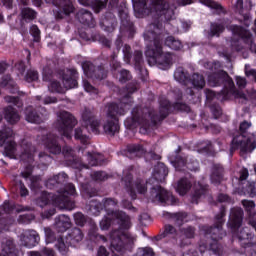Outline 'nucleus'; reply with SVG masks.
<instances>
[{"mask_svg": "<svg viewBox=\"0 0 256 256\" xmlns=\"http://www.w3.org/2000/svg\"><path fill=\"white\" fill-rule=\"evenodd\" d=\"M135 17L141 19L145 15H152L155 22L150 24L144 32V39L148 43L145 55L148 59L149 65H158L159 69L165 71L171 67L173 63V56L171 53L163 52V39H165L166 47L179 51L183 48L180 40L173 36H168L163 33L161 22L171 21L175 19V9L177 7L173 2H165V0H152L151 8H145L147 0H132Z\"/></svg>", "mask_w": 256, "mask_h": 256, "instance_id": "f257e3e1", "label": "nucleus"}, {"mask_svg": "<svg viewBox=\"0 0 256 256\" xmlns=\"http://www.w3.org/2000/svg\"><path fill=\"white\" fill-rule=\"evenodd\" d=\"M115 207H117V202L112 198L105 199L103 204L97 200H92L89 211L90 215L97 217L103 208L105 209L107 215L100 221L102 231H107L114 221L119 224L120 228L113 230L109 235L110 251L112 253H125V251H131L135 247L137 236L123 230L131 227V219L124 212H115Z\"/></svg>", "mask_w": 256, "mask_h": 256, "instance_id": "f03ea898", "label": "nucleus"}, {"mask_svg": "<svg viewBox=\"0 0 256 256\" xmlns=\"http://www.w3.org/2000/svg\"><path fill=\"white\" fill-rule=\"evenodd\" d=\"M137 91V86L130 85L127 88L128 94L122 99L119 104L110 103L105 107L107 120L104 123V131L108 135H115L119 131V119L117 117L125 115L131 109V93Z\"/></svg>", "mask_w": 256, "mask_h": 256, "instance_id": "7ed1b4c3", "label": "nucleus"}, {"mask_svg": "<svg viewBox=\"0 0 256 256\" xmlns=\"http://www.w3.org/2000/svg\"><path fill=\"white\" fill-rule=\"evenodd\" d=\"M13 137H15V134L11 128L4 127L0 130V147L4 146V155L9 157V159H17V157H19L24 163L31 165V163H33V157H35V147L24 140L21 145L23 152L17 154Z\"/></svg>", "mask_w": 256, "mask_h": 256, "instance_id": "20e7f679", "label": "nucleus"}, {"mask_svg": "<svg viewBox=\"0 0 256 256\" xmlns=\"http://www.w3.org/2000/svg\"><path fill=\"white\" fill-rule=\"evenodd\" d=\"M208 83L211 87H217V85L225 83L226 89L218 94V96L215 92H213V90H205L207 99H215V97H217V99H220V101H225L229 98V95H233L235 99H242V103L249 99L245 93L235 89V83H233V79H231L229 74L223 70L210 75L208 77Z\"/></svg>", "mask_w": 256, "mask_h": 256, "instance_id": "39448f33", "label": "nucleus"}, {"mask_svg": "<svg viewBox=\"0 0 256 256\" xmlns=\"http://www.w3.org/2000/svg\"><path fill=\"white\" fill-rule=\"evenodd\" d=\"M169 101L165 100L164 102H160V106L163 109V113L159 115H155L154 111H150L149 109L141 110L139 108H134L132 111V117L127 118L124 121L125 127L127 129H135L138 125H142V127H149V125H157L158 121H163L167 117L169 113Z\"/></svg>", "mask_w": 256, "mask_h": 256, "instance_id": "423d86ee", "label": "nucleus"}, {"mask_svg": "<svg viewBox=\"0 0 256 256\" xmlns=\"http://www.w3.org/2000/svg\"><path fill=\"white\" fill-rule=\"evenodd\" d=\"M75 185L72 183L66 184L62 190H58V195L42 192L41 197L37 200L39 207H45L48 203H52L58 209H67L73 211L75 202L71 200V196L75 195ZM51 199V200H50Z\"/></svg>", "mask_w": 256, "mask_h": 256, "instance_id": "0eeeda50", "label": "nucleus"}, {"mask_svg": "<svg viewBox=\"0 0 256 256\" xmlns=\"http://www.w3.org/2000/svg\"><path fill=\"white\" fill-rule=\"evenodd\" d=\"M43 81H50L48 85L49 91L51 93H65V89H75L77 87V70L70 69L66 70L63 75V86H61L57 81L51 80L53 77V72L49 68L43 69Z\"/></svg>", "mask_w": 256, "mask_h": 256, "instance_id": "6e6552de", "label": "nucleus"}, {"mask_svg": "<svg viewBox=\"0 0 256 256\" xmlns=\"http://www.w3.org/2000/svg\"><path fill=\"white\" fill-rule=\"evenodd\" d=\"M251 128V122L244 121L240 124V133L234 137L231 143L230 151H240V153H253L256 149V136L255 134L245 135L247 129Z\"/></svg>", "mask_w": 256, "mask_h": 256, "instance_id": "1a4fd4ad", "label": "nucleus"}, {"mask_svg": "<svg viewBox=\"0 0 256 256\" xmlns=\"http://www.w3.org/2000/svg\"><path fill=\"white\" fill-rule=\"evenodd\" d=\"M82 128H77L75 130V139H79L81 143H87L89 141V136L87 133H94V135H99V127L101 123L95 119L93 112L91 110H85L82 114Z\"/></svg>", "mask_w": 256, "mask_h": 256, "instance_id": "9d476101", "label": "nucleus"}, {"mask_svg": "<svg viewBox=\"0 0 256 256\" xmlns=\"http://www.w3.org/2000/svg\"><path fill=\"white\" fill-rule=\"evenodd\" d=\"M230 31H232L233 40L231 42L232 49L235 51H241V46H239V43L241 41H244L246 45L250 48V51L252 53H256V44L253 43V36L247 29L241 28V26L237 25H231L228 27Z\"/></svg>", "mask_w": 256, "mask_h": 256, "instance_id": "9b49d317", "label": "nucleus"}, {"mask_svg": "<svg viewBox=\"0 0 256 256\" xmlns=\"http://www.w3.org/2000/svg\"><path fill=\"white\" fill-rule=\"evenodd\" d=\"M77 125V120L71 113L62 111L58 115L55 127L60 135L66 137V139H71V133H73V127Z\"/></svg>", "mask_w": 256, "mask_h": 256, "instance_id": "f8f14e48", "label": "nucleus"}, {"mask_svg": "<svg viewBox=\"0 0 256 256\" xmlns=\"http://www.w3.org/2000/svg\"><path fill=\"white\" fill-rule=\"evenodd\" d=\"M80 241H83V232H81L79 228H74L71 233L68 234V237L58 238L56 247L61 255H67V253H69V245L77 247V243H80Z\"/></svg>", "mask_w": 256, "mask_h": 256, "instance_id": "ddd939ff", "label": "nucleus"}, {"mask_svg": "<svg viewBox=\"0 0 256 256\" xmlns=\"http://www.w3.org/2000/svg\"><path fill=\"white\" fill-rule=\"evenodd\" d=\"M151 200L154 203H171L172 205L177 203V199L174 198L173 194L167 192V190L159 185H156L151 189Z\"/></svg>", "mask_w": 256, "mask_h": 256, "instance_id": "4468645a", "label": "nucleus"}, {"mask_svg": "<svg viewBox=\"0 0 256 256\" xmlns=\"http://www.w3.org/2000/svg\"><path fill=\"white\" fill-rule=\"evenodd\" d=\"M131 174H127L124 172V177L122 178V181L126 183V185H129L130 187V196L132 199H137V193H140V195H143L147 191V183L145 181L138 179L135 181L134 184H131Z\"/></svg>", "mask_w": 256, "mask_h": 256, "instance_id": "2eb2a0df", "label": "nucleus"}, {"mask_svg": "<svg viewBox=\"0 0 256 256\" xmlns=\"http://www.w3.org/2000/svg\"><path fill=\"white\" fill-rule=\"evenodd\" d=\"M187 162L185 157H177L175 160H171L173 167L177 171H185V168L189 171H197L199 169V162L197 160H191Z\"/></svg>", "mask_w": 256, "mask_h": 256, "instance_id": "dca6fc26", "label": "nucleus"}, {"mask_svg": "<svg viewBox=\"0 0 256 256\" xmlns=\"http://www.w3.org/2000/svg\"><path fill=\"white\" fill-rule=\"evenodd\" d=\"M40 241L39 233L35 230H25L20 235V242L21 245L24 247H28V249H31L35 247Z\"/></svg>", "mask_w": 256, "mask_h": 256, "instance_id": "f3484780", "label": "nucleus"}, {"mask_svg": "<svg viewBox=\"0 0 256 256\" xmlns=\"http://www.w3.org/2000/svg\"><path fill=\"white\" fill-rule=\"evenodd\" d=\"M223 217H225V209H222L220 213L216 216L217 225L207 232L209 235H212V239H214V241H218V239H223V236L225 235L222 228L223 223H225Z\"/></svg>", "mask_w": 256, "mask_h": 256, "instance_id": "a211bd4d", "label": "nucleus"}, {"mask_svg": "<svg viewBox=\"0 0 256 256\" xmlns=\"http://www.w3.org/2000/svg\"><path fill=\"white\" fill-rule=\"evenodd\" d=\"M246 7H243V0H237L235 4V9L239 15H241L244 25L246 27H249L251 25V16H249V11H251V8L253 7V4H251V1H246Z\"/></svg>", "mask_w": 256, "mask_h": 256, "instance_id": "6ab92c4d", "label": "nucleus"}, {"mask_svg": "<svg viewBox=\"0 0 256 256\" xmlns=\"http://www.w3.org/2000/svg\"><path fill=\"white\" fill-rule=\"evenodd\" d=\"M42 143L49 153H52L53 155H59V153H61V145L57 142V137L55 135L48 134L43 136Z\"/></svg>", "mask_w": 256, "mask_h": 256, "instance_id": "aec40b11", "label": "nucleus"}, {"mask_svg": "<svg viewBox=\"0 0 256 256\" xmlns=\"http://www.w3.org/2000/svg\"><path fill=\"white\" fill-rule=\"evenodd\" d=\"M82 69L84 71V74L86 75V77H96V79H105V77H107V72H105V70H103L102 68H98L96 70H93V64H91V62H86L82 64Z\"/></svg>", "mask_w": 256, "mask_h": 256, "instance_id": "412c9836", "label": "nucleus"}, {"mask_svg": "<svg viewBox=\"0 0 256 256\" xmlns=\"http://www.w3.org/2000/svg\"><path fill=\"white\" fill-rule=\"evenodd\" d=\"M168 173L169 170L167 169V166L163 163H158L154 168L153 178H151L148 183H153L154 181H156V183H163Z\"/></svg>", "mask_w": 256, "mask_h": 256, "instance_id": "4be33fe9", "label": "nucleus"}, {"mask_svg": "<svg viewBox=\"0 0 256 256\" xmlns=\"http://www.w3.org/2000/svg\"><path fill=\"white\" fill-rule=\"evenodd\" d=\"M241 223H243V209L241 208H233L230 212V220L229 225L231 229L235 231V229H239L241 227Z\"/></svg>", "mask_w": 256, "mask_h": 256, "instance_id": "5701e85b", "label": "nucleus"}, {"mask_svg": "<svg viewBox=\"0 0 256 256\" xmlns=\"http://www.w3.org/2000/svg\"><path fill=\"white\" fill-rule=\"evenodd\" d=\"M32 171H33V167H31V165H28L26 167V170L22 172V177H24L26 181L30 182V189L35 191V189H39V186L41 185V177L31 176Z\"/></svg>", "mask_w": 256, "mask_h": 256, "instance_id": "b1692460", "label": "nucleus"}, {"mask_svg": "<svg viewBox=\"0 0 256 256\" xmlns=\"http://www.w3.org/2000/svg\"><path fill=\"white\" fill-rule=\"evenodd\" d=\"M78 21L83 25L88 27H95V20L93 19V14L85 9L80 10L77 13Z\"/></svg>", "mask_w": 256, "mask_h": 256, "instance_id": "393cba45", "label": "nucleus"}, {"mask_svg": "<svg viewBox=\"0 0 256 256\" xmlns=\"http://www.w3.org/2000/svg\"><path fill=\"white\" fill-rule=\"evenodd\" d=\"M0 256H17L15 246L13 245V240L4 239L2 241Z\"/></svg>", "mask_w": 256, "mask_h": 256, "instance_id": "a878e982", "label": "nucleus"}, {"mask_svg": "<svg viewBox=\"0 0 256 256\" xmlns=\"http://www.w3.org/2000/svg\"><path fill=\"white\" fill-rule=\"evenodd\" d=\"M55 227L59 233H63L71 227V219L67 215H60L55 220Z\"/></svg>", "mask_w": 256, "mask_h": 256, "instance_id": "bb28decb", "label": "nucleus"}, {"mask_svg": "<svg viewBox=\"0 0 256 256\" xmlns=\"http://www.w3.org/2000/svg\"><path fill=\"white\" fill-rule=\"evenodd\" d=\"M78 1L81 5H84L85 7H89V5H91L95 13H99V11L107 7V0H105V2L101 0H95L93 2L91 0H78Z\"/></svg>", "mask_w": 256, "mask_h": 256, "instance_id": "cd10ccee", "label": "nucleus"}, {"mask_svg": "<svg viewBox=\"0 0 256 256\" xmlns=\"http://www.w3.org/2000/svg\"><path fill=\"white\" fill-rule=\"evenodd\" d=\"M65 181H67V174L62 172L53 178L48 179L46 182V187L48 189H53V187H59V185H61V183H65Z\"/></svg>", "mask_w": 256, "mask_h": 256, "instance_id": "c85d7f7f", "label": "nucleus"}, {"mask_svg": "<svg viewBox=\"0 0 256 256\" xmlns=\"http://www.w3.org/2000/svg\"><path fill=\"white\" fill-rule=\"evenodd\" d=\"M4 117L6 121H8V123H10L11 125L17 123L19 119H21V117L19 116L17 111H15V108H13V106H8L4 109Z\"/></svg>", "mask_w": 256, "mask_h": 256, "instance_id": "c756f323", "label": "nucleus"}, {"mask_svg": "<svg viewBox=\"0 0 256 256\" xmlns=\"http://www.w3.org/2000/svg\"><path fill=\"white\" fill-rule=\"evenodd\" d=\"M189 83L194 89H203V87H205V78H203V75L195 73L186 82V85H189Z\"/></svg>", "mask_w": 256, "mask_h": 256, "instance_id": "7c9ffc66", "label": "nucleus"}, {"mask_svg": "<svg viewBox=\"0 0 256 256\" xmlns=\"http://www.w3.org/2000/svg\"><path fill=\"white\" fill-rule=\"evenodd\" d=\"M86 157L88 165H90V167H96V165H103V163H105V158L103 157V154H92L91 152H88Z\"/></svg>", "mask_w": 256, "mask_h": 256, "instance_id": "2f4dec72", "label": "nucleus"}, {"mask_svg": "<svg viewBox=\"0 0 256 256\" xmlns=\"http://www.w3.org/2000/svg\"><path fill=\"white\" fill-rule=\"evenodd\" d=\"M62 3L59 5L55 0H46V3H52L58 7H62L64 15H69L73 13L75 8L73 7V2L71 0H61Z\"/></svg>", "mask_w": 256, "mask_h": 256, "instance_id": "473e14b6", "label": "nucleus"}, {"mask_svg": "<svg viewBox=\"0 0 256 256\" xmlns=\"http://www.w3.org/2000/svg\"><path fill=\"white\" fill-rule=\"evenodd\" d=\"M0 87L7 89L10 93H17L19 89L17 88V84L15 81L11 79V76H5L2 81L0 82Z\"/></svg>", "mask_w": 256, "mask_h": 256, "instance_id": "72a5a7b5", "label": "nucleus"}, {"mask_svg": "<svg viewBox=\"0 0 256 256\" xmlns=\"http://www.w3.org/2000/svg\"><path fill=\"white\" fill-rule=\"evenodd\" d=\"M25 115L26 121H28V123H43V114H35L32 107L26 108Z\"/></svg>", "mask_w": 256, "mask_h": 256, "instance_id": "f704fd0d", "label": "nucleus"}, {"mask_svg": "<svg viewBox=\"0 0 256 256\" xmlns=\"http://www.w3.org/2000/svg\"><path fill=\"white\" fill-rule=\"evenodd\" d=\"M22 23H31L37 17V12L31 8H23L21 11Z\"/></svg>", "mask_w": 256, "mask_h": 256, "instance_id": "c9c22d12", "label": "nucleus"}, {"mask_svg": "<svg viewBox=\"0 0 256 256\" xmlns=\"http://www.w3.org/2000/svg\"><path fill=\"white\" fill-rule=\"evenodd\" d=\"M189 189H191V182L187 178H182L178 181L176 191L179 195H187Z\"/></svg>", "mask_w": 256, "mask_h": 256, "instance_id": "e433bc0d", "label": "nucleus"}, {"mask_svg": "<svg viewBox=\"0 0 256 256\" xmlns=\"http://www.w3.org/2000/svg\"><path fill=\"white\" fill-rule=\"evenodd\" d=\"M128 153H130L132 157H143V155L147 153V150L139 144H131L128 146Z\"/></svg>", "mask_w": 256, "mask_h": 256, "instance_id": "4c0bfd02", "label": "nucleus"}, {"mask_svg": "<svg viewBox=\"0 0 256 256\" xmlns=\"http://www.w3.org/2000/svg\"><path fill=\"white\" fill-rule=\"evenodd\" d=\"M211 183L217 185V183H221V179H223V167L221 165H215L213 167V172L210 176Z\"/></svg>", "mask_w": 256, "mask_h": 256, "instance_id": "58836bf2", "label": "nucleus"}, {"mask_svg": "<svg viewBox=\"0 0 256 256\" xmlns=\"http://www.w3.org/2000/svg\"><path fill=\"white\" fill-rule=\"evenodd\" d=\"M193 189L194 194L192 196V203H197V200L201 198V195H205L207 186L198 183L194 185Z\"/></svg>", "mask_w": 256, "mask_h": 256, "instance_id": "ea45409f", "label": "nucleus"}, {"mask_svg": "<svg viewBox=\"0 0 256 256\" xmlns=\"http://www.w3.org/2000/svg\"><path fill=\"white\" fill-rule=\"evenodd\" d=\"M161 237H172V239H180V232H177L175 227L166 225L164 232L161 234Z\"/></svg>", "mask_w": 256, "mask_h": 256, "instance_id": "a19ab883", "label": "nucleus"}, {"mask_svg": "<svg viewBox=\"0 0 256 256\" xmlns=\"http://www.w3.org/2000/svg\"><path fill=\"white\" fill-rule=\"evenodd\" d=\"M134 61L136 69H138L142 75H147V69L141 67V61H143V53H141V51L134 53Z\"/></svg>", "mask_w": 256, "mask_h": 256, "instance_id": "79ce46f5", "label": "nucleus"}, {"mask_svg": "<svg viewBox=\"0 0 256 256\" xmlns=\"http://www.w3.org/2000/svg\"><path fill=\"white\" fill-rule=\"evenodd\" d=\"M225 31V24L223 23H213L211 24L209 37H219L221 35V32Z\"/></svg>", "mask_w": 256, "mask_h": 256, "instance_id": "37998d69", "label": "nucleus"}, {"mask_svg": "<svg viewBox=\"0 0 256 256\" xmlns=\"http://www.w3.org/2000/svg\"><path fill=\"white\" fill-rule=\"evenodd\" d=\"M202 5H205L206 7H209V9H212L213 11L217 13L223 12V7H221L217 2L213 0H200Z\"/></svg>", "mask_w": 256, "mask_h": 256, "instance_id": "c03bdc74", "label": "nucleus"}, {"mask_svg": "<svg viewBox=\"0 0 256 256\" xmlns=\"http://www.w3.org/2000/svg\"><path fill=\"white\" fill-rule=\"evenodd\" d=\"M193 237H195V229L193 227L188 226L180 229V239H193Z\"/></svg>", "mask_w": 256, "mask_h": 256, "instance_id": "a18cd8bd", "label": "nucleus"}, {"mask_svg": "<svg viewBox=\"0 0 256 256\" xmlns=\"http://www.w3.org/2000/svg\"><path fill=\"white\" fill-rule=\"evenodd\" d=\"M174 79L178 81V83H186L187 84V74L183 71L182 68L176 69L174 72Z\"/></svg>", "mask_w": 256, "mask_h": 256, "instance_id": "49530a36", "label": "nucleus"}, {"mask_svg": "<svg viewBox=\"0 0 256 256\" xmlns=\"http://www.w3.org/2000/svg\"><path fill=\"white\" fill-rule=\"evenodd\" d=\"M235 236L238 237L239 241H249L253 234L249 232V228H244L239 233H236Z\"/></svg>", "mask_w": 256, "mask_h": 256, "instance_id": "de8ad7c7", "label": "nucleus"}, {"mask_svg": "<svg viewBox=\"0 0 256 256\" xmlns=\"http://www.w3.org/2000/svg\"><path fill=\"white\" fill-rule=\"evenodd\" d=\"M83 88L84 91H86V93H90V95H97V93H99L97 88H95L89 81L85 79L83 80Z\"/></svg>", "mask_w": 256, "mask_h": 256, "instance_id": "09e8293b", "label": "nucleus"}, {"mask_svg": "<svg viewBox=\"0 0 256 256\" xmlns=\"http://www.w3.org/2000/svg\"><path fill=\"white\" fill-rule=\"evenodd\" d=\"M24 79L27 83H33V81H37V79H39V74L35 70H29Z\"/></svg>", "mask_w": 256, "mask_h": 256, "instance_id": "8fccbe9b", "label": "nucleus"}, {"mask_svg": "<svg viewBox=\"0 0 256 256\" xmlns=\"http://www.w3.org/2000/svg\"><path fill=\"white\" fill-rule=\"evenodd\" d=\"M186 217H187V214L183 212L172 215V219L176 223V225H181V223L185 221Z\"/></svg>", "mask_w": 256, "mask_h": 256, "instance_id": "3c124183", "label": "nucleus"}, {"mask_svg": "<svg viewBox=\"0 0 256 256\" xmlns=\"http://www.w3.org/2000/svg\"><path fill=\"white\" fill-rule=\"evenodd\" d=\"M74 221H75L76 225L83 227V225H85V221H86L85 215H83V213H81V212L74 214Z\"/></svg>", "mask_w": 256, "mask_h": 256, "instance_id": "603ef678", "label": "nucleus"}, {"mask_svg": "<svg viewBox=\"0 0 256 256\" xmlns=\"http://www.w3.org/2000/svg\"><path fill=\"white\" fill-rule=\"evenodd\" d=\"M136 255L137 256H155V253L151 248H139Z\"/></svg>", "mask_w": 256, "mask_h": 256, "instance_id": "864d4df0", "label": "nucleus"}, {"mask_svg": "<svg viewBox=\"0 0 256 256\" xmlns=\"http://www.w3.org/2000/svg\"><path fill=\"white\" fill-rule=\"evenodd\" d=\"M45 237H46V243H53L55 241V234L51 230V228H45L44 229Z\"/></svg>", "mask_w": 256, "mask_h": 256, "instance_id": "5fc2aeb1", "label": "nucleus"}, {"mask_svg": "<svg viewBox=\"0 0 256 256\" xmlns=\"http://www.w3.org/2000/svg\"><path fill=\"white\" fill-rule=\"evenodd\" d=\"M124 61L125 63H131V46L124 45L123 47Z\"/></svg>", "mask_w": 256, "mask_h": 256, "instance_id": "6e6d98bb", "label": "nucleus"}, {"mask_svg": "<svg viewBox=\"0 0 256 256\" xmlns=\"http://www.w3.org/2000/svg\"><path fill=\"white\" fill-rule=\"evenodd\" d=\"M3 209H4V213H11V211H15L16 209V212L17 213H20V211H23V208L19 209V208H15L11 205L10 202H4L3 204Z\"/></svg>", "mask_w": 256, "mask_h": 256, "instance_id": "4d7b16f0", "label": "nucleus"}, {"mask_svg": "<svg viewBox=\"0 0 256 256\" xmlns=\"http://www.w3.org/2000/svg\"><path fill=\"white\" fill-rule=\"evenodd\" d=\"M39 159L44 167H47V165H49V163H51V161H53V158H51V156H49L47 154H43V153L39 154Z\"/></svg>", "mask_w": 256, "mask_h": 256, "instance_id": "13d9d810", "label": "nucleus"}, {"mask_svg": "<svg viewBox=\"0 0 256 256\" xmlns=\"http://www.w3.org/2000/svg\"><path fill=\"white\" fill-rule=\"evenodd\" d=\"M91 177L95 181H105V179H107V173H105V172H94L91 175Z\"/></svg>", "mask_w": 256, "mask_h": 256, "instance_id": "bf43d9fd", "label": "nucleus"}, {"mask_svg": "<svg viewBox=\"0 0 256 256\" xmlns=\"http://www.w3.org/2000/svg\"><path fill=\"white\" fill-rule=\"evenodd\" d=\"M30 33L32 37H34V41H39V35H41V31L37 25H32L30 28Z\"/></svg>", "mask_w": 256, "mask_h": 256, "instance_id": "052dcab7", "label": "nucleus"}, {"mask_svg": "<svg viewBox=\"0 0 256 256\" xmlns=\"http://www.w3.org/2000/svg\"><path fill=\"white\" fill-rule=\"evenodd\" d=\"M4 99L6 103H13V105L21 107V102L19 101V97L17 96H6Z\"/></svg>", "mask_w": 256, "mask_h": 256, "instance_id": "680f3d73", "label": "nucleus"}, {"mask_svg": "<svg viewBox=\"0 0 256 256\" xmlns=\"http://www.w3.org/2000/svg\"><path fill=\"white\" fill-rule=\"evenodd\" d=\"M120 19H121V23H122V27H131V22H129V15H127V13L125 12H120Z\"/></svg>", "mask_w": 256, "mask_h": 256, "instance_id": "e2e57ef3", "label": "nucleus"}, {"mask_svg": "<svg viewBox=\"0 0 256 256\" xmlns=\"http://www.w3.org/2000/svg\"><path fill=\"white\" fill-rule=\"evenodd\" d=\"M33 219H35L33 214H23L19 217L18 221L19 223H30V221H33Z\"/></svg>", "mask_w": 256, "mask_h": 256, "instance_id": "0e129e2a", "label": "nucleus"}, {"mask_svg": "<svg viewBox=\"0 0 256 256\" xmlns=\"http://www.w3.org/2000/svg\"><path fill=\"white\" fill-rule=\"evenodd\" d=\"M81 193L82 197H84L85 199L95 196V192L89 191L86 185H82Z\"/></svg>", "mask_w": 256, "mask_h": 256, "instance_id": "69168bd1", "label": "nucleus"}, {"mask_svg": "<svg viewBox=\"0 0 256 256\" xmlns=\"http://www.w3.org/2000/svg\"><path fill=\"white\" fill-rule=\"evenodd\" d=\"M16 71H18V77H23V74L25 73V63L24 62H18L15 65Z\"/></svg>", "mask_w": 256, "mask_h": 256, "instance_id": "338daca9", "label": "nucleus"}, {"mask_svg": "<svg viewBox=\"0 0 256 256\" xmlns=\"http://www.w3.org/2000/svg\"><path fill=\"white\" fill-rule=\"evenodd\" d=\"M244 245H247L246 247H249V252L247 256H256V243L251 244V243L245 242Z\"/></svg>", "mask_w": 256, "mask_h": 256, "instance_id": "774afa93", "label": "nucleus"}]
</instances>
